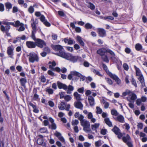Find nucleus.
Listing matches in <instances>:
<instances>
[{
    "instance_id": "1",
    "label": "nucleus",
    "mask_w": 147,
    "mask_h": 147,
    "mask_svg": "<svg viewBox=\"0 0 147 147\" xmlns=\"http://www.w3.org/2000/svg\"><path fill=\"white\" fill-rule=\"evenodd\" d=\"M61 56L63 57V58L69 60L73 63L76 62L77 61H82L83 60L80 57L78 56H74L69 53H64V55L62 54Z\"/></svg>"
},
{
    "instance_id": "2",
    "label": "nucleus",
    "mask_w": 147,
    "mask_h": 147,
    "mask_svg": "<svg viewBox=\"0 0 147 147\" xmlns=\"http://www.w3.org/2000/svg\"><path fill=\"white\" fill-rule=\"evenodd\" d=\"M102 67L103 69L105 70L109 76L111 78L114 80L117 84L119 85L121 84V81L120 79L116 75L113 74L110 72L108 69L107 66L105 64H103Z\"/></svg>"
},
{
    "instance_id": "3",
    "label": "nucleus",
    "mask_w": 147,
    "mask_h": 147,
    "mask_svg": "<svg viewBox=\"0 0 147 147\" xmlns=\"http://www.w3.org/2000/svg\"><path fill=\"white\" fill-rule=\"evenodd\" d=\"M29 62L34 63V62H38L39 61L38 55L35 53L32 52L30 53L29 54L27 55Z\"/></svg>"
},
{
    "instance_id": "4",
    "label": "nucleus",
    "mask_w": 147,
    "mask_h": 147,
    "mask_svg": "<svg viewBox=\"0 0 147 147\" xmlns=\"http://www.w3.org/2000/svg\"><path fill=\"white\" fill-rule=\"evenodd\" d=\"M53 48L55 51L59 52L58 53H56V55L62 58L63 57L61 55H64V53H67L62 51L63 49V47L60 45H54Z\"/></svg>"
},
{
    "instance_id": "5",
    "label": "nucleus",
    "mask_w": 147,
    "mask_h": 147,
    "mask_svg": "<svg viewBox=\"0 0 147 147\" xmlns=\"http://www.w3.org/2000/svg\"><path fill=\"white\" fill-rule=\"evenodd\" d=\"M122 140L128 147H133L131 139L128 134H127L125 136H123L122 138Z\"/></svg>"
},
{
    "instance_id": "6",
    "label": "nucleus",
    "mask_w": 147,
    "mask_h": 147,
    "mask_svg": "<svg viewBox=\"0 0 147 147\" xmlns=\"http://www.w3.org/2000/svg\"><path fill=\"white\" fill-rule=\"evenodd\" d=\"M83 127V130L86 132L88 133L91 131L90 122L87 120L81 123Z\"/></svg>"
},
{
    "instance_id": "7",
    "label": "nucleus",
    "mask_w": 147,
    "mask_h": 147,
    "mask_svg": "<svg viewBox=\"0 0 147 147\" xmlns=\"http://www.w3.org/2000/svg\"><path fill=\"white\" fill-rule=\"evenodd\" d=\"M35 38L33 39L35 41L36 46L40 48H42L46 45V43L43 40L39 38H36L35 37Z\"/></svg>"
},
{
    "instance_id": "8",
    "label": "nucleus",
    "mask_w": 147,
    "mask_h": 147,
    "mask_svg": "<svg viewBox=\"0 0 147 147\" xmlns=\"http://www.w3.org/2000/svg\"><path fill=\"white\" fill-rule=\"evenodd\" d=\"M112 131L114 132L115 134L117 136V137L119 139L121 138L123 136V134L121 132L120 129L116 125H115L113 128L112 129Z\"/></svg>"
},
{
    "instance_id": "9",
    "label": "nucleus",
    "mask_w": 147,
    "mask_h": 147,
    "mask_svg": "<svg viewBox=\"0 0 147 147\" xmlns=\"http://www.w3.org/2000/svg\"><path fill=\"white\" fill-rule=\"evenodd\" d=\"M31 25L32 28L31 38L32 39H35V34L36 32L37 29L36 26V23L34 20H33V23H31Z\"/></svg>"
},
{
    "instance_id": "10",
    "label": "nucleus",
    "mask_w": 147,
    "mask_h": 147,
    "mask_svg": "<svg viewBox=\"0 0 147 147\" xmlns=\"http://www.w3.org/2000/svg\"><path fill=\"white\" fill-rule=\"evenodd\" d=\"M14 47L13 45L8 47L7 48V53L9 57L11 58H13V56L14 55Z\"/></svg>"
},
{
    "instance_id": "11",
    "label": "nucleus",
    "mask_w": 147,
    "mask_h": 147,
    "mask_svg": "<svg viewBox=\"0 0 147 147\" xmlns=\"http://www.w3.org/2000/svg\"><path fill=\"white\" fill-rule=\"evenodd\" d=\"M6 23V22H4L3 23V24L5 25V26L3 25H1V30L3 32L9 31L10 28V26Z\"/></svg>"
},
{
    "instance_id": "12",
    "label": "nucleus",
    "mask_w": 147,
    "mask_h": 147,
    "mask_svg": "<svg viewBox=\"0 0 147 147\" xmlns=\"http://www.w3.org/2000/svg\"><path fill=\"white\" fill-rule=\"evenodd\" d=\"M131 95L127 97V99L130 102H134V100L137 98V96L135 94L131 91Z\"/></svg>"
},
{
    "instance_id": "13",
    "label": "nucleus",
    "mask_w": 147,
    "mask_h": 147,
    "mask_svg": "<svg viewBox=\"0 0 147 147\" xmlns=\"http://www.w3.org/2000/svg\"><path fill=\"white\" fill-rule=\"evenodd\" d=\"M40 20L46 26L49 27L50 26V23L47 21L45 17L43 15H42L40 17Z\"/></svg>"
},
{
    "instance_id": "14",
    "label": "nucleus",
    "mask_w": 147,
    "mask_h": 147,
    "mask_svg": "<svg viewBox=\"0 0 147 147\" xmlns=\"http://www.w3.org/2000/svg\"><path fill=\"white\" fill-rule=\"evenodd\" d=\"M98 32L99 36L101 37H103L106 35V31L103 28H98Z\"/></svg>"
},
{
    "instance_id": "15",
    "label": "nucleus",
    "mask_w": 147,
    "mask_h": 147,
    "mask_svg": "<svg viewBox=\"0 0 147 147\" xmlns=\"http://www.w3.org/2000/svg\"><path fill=\"white\" fill-rule=\"evenodd\" d=\"M63 41L65 43H67L69 45H72L75 43V41L72 38H66L63 39Z\"/></svg>"
},
{
    "instance_id": "16",
    "label": "nucleus",
    "mask_w": 147,
    "mask_h": 147,
    "mask_svg": "<svg viewBox=\"0 0 147 147\" xmlns=\"http://www.w3.org/2000/svg\"><path fill=\"white\" fill-rule=\"evenodd\" d=\"M115 120L121 123H124L125 122L124 118V117L121 115H119L117 117H113Z\"/></svg>"
},
{
    "instance_id": "17",
    "label": "nucleus",
    "mask_w": 147,
    "mask_h": 147,
    "mask_svg": "<svg viewBox=\"0 0 147 147\" xmlns=\"http://www.w3.org/2000/svg\"><path fill=\"white\" fill-rule=\"evenodd\" d=\"M39 138L37 140V143L39 145H42V146H45V143H43V136L41 135L38 136Z\"/></svg>"
},
{
    "instance_id": "18",
    "label": "nucleus",
    "mask_w": 147,
    "mask_h": 147,
    "mask_svg": "<svg viewBox=\"0 0 147 147\" xmlns=\"http://www.w3.org/2000/svg\"><path fill=\"white\" fill-rule=\"evenodd\" d=\"M26 45L27 47L29 48H34L36 46L35 42L27 41L26 42Z\"/></svg>"
},
{
    "instance_id": "19",
    "label": "nucleus",
    "mask_w": 147,
    "mask_h": 147,
    "mask_svg": "<svg viewBox=\"0 0 147 147\" xmlns=\"http://www.w3.org/2000/svg\"><path fill=\"white\" fill-rule=\"evenodd\" d=\"M74 105L76 108L81 110L82 109L83 107V105L81 103L80 101L75 102L74 104Z\"/></svg>"
},
{
    "instance_id": "20",
    "label": "nucleus",
    "mask_w": 147,
    "mask_h": 147,
    "mask_svg": "<svg viewBox=\"0 0 147 147\" xmlns=\"http://www.w3.org/2000/svg\"><path fill=\"white\" fill-rule=\"evenodd\" d=\"M57 84L58 87L59 89H63L65 90L67 89V86L66 84L59 81L57 82Z\"/></svg>"
},
{
    "instance_id": "21",
    "label": "nucleus",
    "mask_w": 147,
    "mask_h": 147,
    "mask_svg": "<svg viewBox=\"0 0 147 147\" xmlns=\"http://www.w3.org/2000/svg\"><path fill=\"white\" fill-rule=\"evenodd\" d=\"M107 49L103 48L98 50L97 51V53L102 56L105 55V53H107Z\"/></svg>"
},
{
    "instance_id": "22",
    "label": "nucleus",
    "mask_w": 147,
    "mask_h": 147,
    "mask_svg": "<svg viewBox=\"0 0 147 147\" xmlns=\"http://www.w3.org/2000/svg\"><path fill=\"white\" fill-rule=\"evenodd\" d=\"M70 26L73 29H75V30L77 32L80 33L81 32V28L78 27H76L74 23L71 22L70 24Z\"/></svg>"
},
{
    "instance_id": "23",
    "label": "nucleus",
    "mask_w": 147,
    "mask_h": 147,
    "mask_svg": "<svg viewBox=\"0 0 147 147\" xmlns=\"http://www.w3.org/2000/svg\"><path fill=\"white\" fill-rule=\"evenodd\" d=\"M88 100L91 106H94V98L91 95L88 97Z\"/></svg>"
},
{
    "instance_id": "24",
    "label": "nucleus",
    "mask_w": 147,
    "mask_h": 147,
    "mask_svg": "<svg viewBox=\"0 0 147 147\" xmlns=\"http://www.w3.org/2000/svg\"><path fill=\"white\" fill-rule=\"evenodd\" d=\"M76 40L81 46L83 47L84 46V43L82 40V38L80 36H77L76 37Z\"/></svg>"
},
{
    "instance_id": "25",
    "label": "nucleus",
    "mask_w": 147,
    "mask_h": 147,
    "mask_svg": "<svg viewBox=\"0 0 147 147\" xmlns=\"http://www.w3.org/2000/svg\"><path fill=\"white\" fill-rule=\"evenodd\" d=\"M21 85L24 88L26 87V84L27 82V80L25 78H21L20 80Z\"/></svg>"
},
{
    "instance_id": "26",
    "label": "nucleus",
    "mask_w": 147,
    "mask_h": 147,
    "mask_svg": "<svg viewBox=\"0 0 147 147\" xmlns=\"http://www.w3.org/2000/svg\"><path fill=\"white\" fill-rule=\"evenodd\" d=\"M92 113L91 112H89L87 115L88 118L90 119L91 122L94 123L95 122L96 119L95 118H93Z\"/></svg>"
},
{
    "instance_id": "27",
    "label": "nucleus",
    "mask_w": 147,
    "mask_h": 147,
    "mask_svg": "<svg viewBox=\"0 0 147 147\" xmlns=\"http://www.w3.org/2000/svg\"><path fill=\"white\" fill-rule=\"evenodd\" d=\"M74 90V87L71 85H69L68 86H67V89L66 90V92L68 94H71Z\"/></svg>"
},
{
    "instance_id": "28",
    "label": "nucleus",
    "mask_w": 147,
    "mask_h": 147,
    "mask_svg": "<svg viewBox=\"0 0 147 147\" xmlns=\"http://www.w3.org/2000/svg\"><path fill=\"white\" fill-rule=\"evenodd\" d=\"M104 121L106 124L109 127L113 126L112 123L108 117H106L104 119Z\"/></svg>"
},
{
    "instance_id": "29",
    "label": "nucleus",
    "mask_w": 147,
    "mask_h": 147,
    "mask_svg": "<svg viewBox=\"0 0 147 147\" xmlns=\"http://www.w3.org/2000/svg\"><path fill=\"white\" fill-rule=\"evenodd\" d=\"M65 102H61L60 104L59 105L58 108L61 110H63L65 109Z\"/></svg>"
},
{
    "instance_id": "30",
    "label": "nucleus",
    "mask_w": 147,
    "mask_h": 147,
    "mask_svg": "<svg viewBox=\"0 0 147 147\" xmlns=\"http://www.w3.org/2000/svg\"><path fill=\"white\" fill-rule=\"evenodd\" d=\"M74 95L76 98L77 101H80L82 100L81 98V95L79 94L77 92H75L74 94Z\"/></svg>"
},
{
    "instance_id": "31",
    "label": "nucleus",
    "mask_w": 147,
    "mask_h": 147,
    "mask_svg": "<svg viewBox=\"0 0 147 147\" xmlns=\"http://www.w3.org/2000/svg\"><path fill=\"white\" fill-rule=\"evenodd\" d=\"M138 78V80L141 83L142 86L144 87L145 85L143 75H141L139 76Z\"/></svg>"
},
{
    "instance_id": "32",
    "label": "nucleus",
    "mask_w": 147,
    "mask_h": 147,
    "mask_svg": "<svg viewBox=\"0 0 147 147\" xmlns=\"http://www.w3.org/2000/svg\"><path fill=\"white\" fill-rule=\"evenodd\" d=\"M77 71H71L70 72L67 77L68 79L69 80H71L73 76H76Z\"/></svg>"
},
{
    "instance_id": "33",
    "label": "nucleus",
    "mask_w": 147,
    "mask_h": 147,
    "mask_svg": "<svg viewBox=\"0 0 147 147\" xmlns=\"http://www.w3.org/2000/svg\"><path fill=\"white\" fill-rule=\"evenodd\" d=\"M5 5L7 11H9V9L12 8V5L9 2H7L5 3Z\"/></svg>"
},
{
    "instance_id": "34",
    "label": "nucleus",
    "mask_w": 147,
    "mask_h": 147,
    "mask_svg": "<svg viewBox=\"0 0 147 147\" xmlns=\"http://www.w3.org/2000/svg\"><path fill=\"white\" fill-rule=\"evenodd\" d=\"M100 125L99 123H95L94 124L91 125V127L92 129L93 130H96V129L98 128Z\"/></svg>"
},
{
    "instance_id": "35",
    "label": "nucleus",
    "mask_w": 147,
    "mask_h": 147,
    "mask_svg": "<svg viewBox=\"0 0 147 147\" xmlns=\"http://www.w3.org/2000/svg\"><path fill=\"white\" fill-rule=\"evenodd\" d=\"M134 67L136 71V75L137 76H139L142 75L139 68L135 66H134Z\"/></svg>"
},
{
    "instance_id": "36",
    "label": "nucleus",
    "mask_w": 147,
    "mask_h": 147,
    "mask_svg": "<svg viewBox=\"0 0 147 147\" xmlns=\"http://www.w3.org/2000/svg\"><path fill=\"white\" fill-rule=\"evenodd\" d=\"M101 58L103 61L107 63L109 62V60L107 55H105L101 56Z\"/></svg>"
},
{
    "instance_id": "37",
    "label": "nucleus",
    "mask_w": 147,
    "mask_h": 147,
    "mask_svg": "<svg viewBox=\"0 0 147 147\" xmlns=\"http://www.w3.org/2000/svg\"><path fill=\"white\" fill-rule=\"evenodd\" d=\"M76 73V76L80 77L83 81L85 80V76L82 75L81 74L77 71Z\"/></svg>"
},
{
    "instance_id": "38",
    "label": "nucleus",
    "mask_w": 147,
    "mask_h": 147,
    "mask_svg": "<svg viewBox=\"0 0 147 147\" xmlns=\"http://www.w3.org/2000/svg\"><path fill=\"white\" fill-rule=\"evenodd\" d=\"M102 103L105 105L104 108L105 109H107L109 106V103L108 102H107L104 99L102 100Z\"/></svg>"
},
{
    "instance_id": "39",
    "label": "nucleus",
    "mask_w": 147,
    "mask_h": 147,
    "mask_svg": "<svg viewBox=\"0 0 147 147\" xmlns=\"http://www.w3.org/2000/svg\"><path fill=\"white\" fill-rule=\"evenodd\" d=\"M111 114L113 115L117 116L119 115V113L116 110L113 109L111 110Z\"/></svg>"
},
{
    "instance_id": "40",
    "label": "nucleus",
    "mask_w": 147,
    "mask_h": 147,
    "mask_svg": "<svg viewBox=\"0 0 147 147\" xmlns=\"http://www.w3.org/2000/svg\"><path fill=\"white\" fill-rule=\"evenodd\" d=\"M49 67L51 69L54 71H56L57 72H59L61 71L60 69L58 67L55 68L52 67L51 65H49Z\"/></svg>"
},
{
    "instance_id": "41",
    "label": "nucleus",
    "mask_w": 147,
    "mask_h": 147,
    "mask_svg": "<svg viewBox=\"0 0 147 147\" xmlns=\"http://www.w3.org/2000/svg\"><path fill=\"white\" fill-rule=\"evenodd\" d=\"M45 91L49 94H52L53 93V90L51 88H47L45 89Z\"/></svg>"
},
{
    "instance_id": "42",
    "label": "nucleus",
    "mask_w": 147,
    "mask_h": 147,
    "mask_svg": "<svg viewBox=\"0 0 147 147\" xmlns=\"http://www.w3.org/2000/svg\"><path fill=\"white\" fill-rule=\"evenodd\" d=\"M135 48L137 50L139 51L142 49V46L140 44L137 43L136 45Z\"/></svg>"
},
{
    "instance_id": "43",
    "label": "nucleus",
    "mask_w": 147,
    "mask_h": 147,
    "mask_svg": "<svg viewBox=\"0 0 147 147\" xmlns=\"http://www.w3.org/2000/svg\"><path fill=\"white\" fill-rule=\"evenodd\" d=\"M20 27L18 29H17V30H18L19 32H21L25 30V28L24 26V24H21V25Z\"/></svg>"
},
{
    "instance_id": "44",
    "label": "nucleus",
    "mask_w": 147,
    "mask_h": 147,
    "mask_svg": "<svg viewBox=\"0 0 147 147\" xmlns=\"http://www.w3.org/2000/svg\"><path fill=\"white\" fill-rule=\"evenodd\" d=\"M92 71L94 74L99 76H102V75L100 74V72L97 70L93 69L92 70Z\"/></svg>"
},
{
    "instance_id": "45",
    "label": "nucleus",
    "mask_w": 147,
    "mask_h": 147,
    "mask_svg": "<svg viewBox=\"0 0 147 147\" xmlns=\"http://www.w3.org/2000/svg\"><path fill=\"white\" fill-rule=\"evenodd\" d=\"M131 91L130 90H127L125 92H124L123 93L122 95L124 96H125L127 95H128V96L130 95L131 93Z\"/></svg>"
},
{
    "instance_id": "46",
    "label": "nucleus",
    "mask_w": 147,
    "mask_h": 147,
    "mask_svg": "<svg viewBox=\"0 0 147 147\" xmlns=\"http://www.w3.org/2000/svg\"><path fill=\"white\" fill-rule=\"evenodd\" d=\"M84 117L83 115H80L78 118V119L80 121L81 123L86 120V119H84Z\"/></svg>"
},
{
    "instance_id": "47",
    "label": "nucleus",
    "mask_w": 147,
    "mask_h": 147,
    "mask_svg": "<svg viewBox=\"0 0 147 147\" xmlns=\"http://www.w3.org/2000/svg\"><path fill=\"white\" fill-rule=\"evenodd\" d=\"M85 27L86 29H90L92 28V26L89 23H87L85 24Z\"/></svg>"
},
{
    "instance_id": "48",
    "label": "nucleus",
    "mask_w": 147,
    "mask_h": 147,
    "mask_svg": "<svg viewBox=\"0 0 147 147\" xmlns=\"http://www.w3.org/2000/svg\"><path fill=\"white\" fill-rule=\"evenodd\" d=\"M96 113L97 114H101L102 113V110L100 107H96Z\"/></svg>"
},
{
    "instance_id": "49",
    "label": "nucleus",
    "mask_w": 147,
    "mask_h": 147,
    "mask_svg": "<svg viewBox=\"0 0 147 147\" xmlns=\"http://www.w3.org/2000/svg\"><path fill=\"white\" fill-rule=\"evenodd\" d=\"M88 7L90 8L92 10L94 9L95 8V6L92 3L90 2L88 3Z\"/></svg>"
},
{
    "instance_id": "50",
    "label": "nucleus",
    "mask_w": 147,
    "mask_h": 147,
    "mask_svg": "<svg viewBox=\"0 0 147 147\" xmlns=\"http://www.w3.org/2000/svg\"><path fill=\"white\" fill-rule=\"evenodd\" d=\"M71 98H72L71 97L70 95H68L65 96L64 98V99L67 102H68L71 100Z\"/></svg>"
},
{
    "instance_id": "51",
    "label": "nucleus",
    "mask_w": 147,
    "mask_h": 147,
    "mask_svg": "<svg viewBox=\"0 0 147 147\" xmlns=\"http://www.w3.org/2000/svg\"><path fill=\"white\" fill-rule=\"evenodd\" d=\"M102 143L101 140H100L96 141L95 143V146L96 147H98L101 145Z\"/></svg>"
},
{
    "instance_id": "52",
    "label": "nucleus",
    "mask_w": 147,
    "mask_h": 147,
    "mask_svg": "<svg viewBox=\"0 0 147 147\" xmlns=\"http://www.w3.org/2000/svg\"><path fill=\"white\" fill-rule=\"evenodd\" d=\"M40 131L41 133H47V130L46 127H43L40 129Z\"/></svg>"
},
{
    "instance_id": "53",
    "label": "nucleus",
    "mask_w": 147,
    "mask_h": 147,
    "mask_svg": "<svg viewBox=\"0 0 147 147\" xmlns=\"http://www.w3.org/2000/svg\"><path fill=\"white\" fill-rule=\"evenodd\" d=\"M107 53H109L111 56H115L114 53L111 50L108 49H107Z\"/></svg>"
},
{
    "instance_id": "54",
    "label": "nucleus",
    "mask_w": 147,
    "mask_h": 147,
    "mask_svg": "<svg viewBox=\"0 0 147 147\" xmlns=\"http://www.w3.org/2000/svg\"><path fill=\"white\" fill-rule=\"evenodd\" d=\"M21 24H23V23H20L19 20H17L15 22V27H18L21 25Z\"/></svg>"
},
{
    "instance_id": "55",
    "label": "nucleus",
    "mask_w": 147,
    "mask_h": 147,
    "mask_svg": "<svg viewBox=\"0 0 147 147\" xmlns=\"http://www.w3.org/2000/svg\"><path fill=\"white\" fill-rule=\"evenodd\" d=\"M79 123V121L78 120H73L72 121V125L74 126L77 125Z\"/></svg>"
},
{
    "instance_id": "56",
    "label": "nucleus",
    "mask_w": 147,
    "mask_h": 147,
    "mask_svg": "<svg viewBox=\"0 0 147 147\" xmlns=\"http://www.w3.org/2000/svg\"><path fill=\"white\" fill-rule=\"evenodd\" d=\"M28 11L30 13H33L34 11V9L33 8V7L30 6L28 9Z\"/></svg>"
},
{
    "instance_id": "57",
    "label": "nucleus",
    "mask_w": 147,
    "mask_h": 147,
    "mask_svg": "<svg viewBox=\"0 0 147 147\" xmlns=\"http://www.w3.org/2000/svg\"><path fill=\"white\" fill-rule=\"evenodd\" d=\"M131 82L133 85H134L135 87H137V85L136 81L133 77L132 78Z\"/></svg>"
},
{
    "instance_id": "58",
    "label": "nucleus",
    "mask_w": 147,
    "mask_h": 147,
    "mask_svg": "<svg viewBox=\"0 0 147 147\" xmlns=\"http://www.w3.org/2000/svg\"><path fill=\"white\" fill-rule=\"evenodd\" d=\"M65 92H60L59 93L60 96V98L61 99L64 98L65 96H64Z\"/></svg>"
},
{
    "instance_id": "59",
    "label": "nucleus",
    "mask_w": 147,
    "mask_h": 147,
    "mask_svg": "<svg viewBox=\"0 0 147 147\" xmlns=\"http://www.w3.org/2000/svg\"><path fill=\"white\" fill-rule=\"evenodd\" d=\"M58 14L61 16L64 17L65 15L64 12L62 11H58Z\"/></svg>"
},
{
    "instance_id": "60",
    "label": "nucleus",
    "mask_w": 147,
    "mask_h": 147,
    "mask_svg": "<svg viewBox=\"0 0 147 147\" xmlns=\"http://www.w3.org/2000/svg\"><path fill=\"white\" fill-rule=\"evenodd\" d=\"M124 69L126 71H128L129 69L128 66L126 63H124L123 65Z\"/></svg>"
},
{
    "instance_id": "61",
    "label": "nucleus",
    "mask_w": 147,
    "mask_h": 147,
    "mask_svg": "<svg viewBox=\"0 0 147 147\" xmlns=\"http://www.w3.org/2000/svg\"><path fill=\"white\" fill-rule=\"evenodd\" d=\"M125 51L127 53L129 54L131 52V50L129 48L127 47L125 49Z\"/></svg>"
},
{
    "instance_id": "62",
    "label": "nucleus",
    "mask_w": 147,
    "mask_h": 147,
    "mask_svg": "<svg viewBox=\"0 0 147 147\" xmlns=\"http://www.w3.org/2000/svg\"><path fill=\"white\" fill-rule=\"evenodd\" d=\"M106 80L107 83L110 85H112L113 84L112 81L110 78H105Z\"/></svg>"
},
{
    "instance_id": "63",
    "label": "nucleus",
    "mask_w": 147,
    "mask_h": 147,
    "mask_svg": "<svg viewBox=\"0 0 147 147\" xmlns=\"http://www.w3.org/2000/svg\"><path fill=\"white\" fill-rule=\"evenodd\" d=\"M54 135L55 136L57 137L58 138H59L60 137V136H61V134L57 131H56L55 132V133L54 134Z\"/></svg>"
},
{
    "instance_id": "64",
    "label": "nucleus",
    "mask_w": 147,
    "mask_h": 147,
    "mask_svg": "<svg viewBox=\"0 0 147 147\" xmlns=\"http://www.w3.org/2000/svg\"><path fill=\"white\" fill-rule=\"evenodd\" d=\"M40 80L41 82H46V79L44 76H42L40 77Z\"/></svg>"
}]
</instances>
